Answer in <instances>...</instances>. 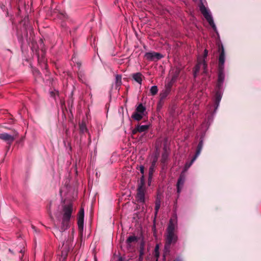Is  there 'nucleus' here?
<instances>
[{
	"label": "nucleus",
	"mask_w": 261,
	"mask_h": 261,
	"mask_svg": "<svg viewBox=\"0 0 261 261\" xmlns=\"http://www.w3.org/2000/svg\"><path fill=\"white\" fill-rule=\"evenodd\" d=\"M143 116L140 114L135 112L132 115V118L136 120L139 121L143 118Z\"/></svg>",
	"instance_id": "nucleus-21"
},
{
	"label": "nucleus",
	"mask_w": 261,
	"mask_h": 261,
	"mask_svg": "<svg viewBox=\"0 0 261 261\" xmlns=\"http://www.w3.org/2000/svg\"><path fill=\"white\" fill-rule=\"evenodd\" d=\"M137 240L138 239L137 237L135 236H129L126 241L127 249L132 251L134 249Z\"/></svg>",
	"instance_id": "nucleus-9"
},
{
	"label": "nucleus",
	"mask_w": 261,
	"mask_h": 261,
	"mask_svg": "<svg viewBox=\"0 0 261 261\" xmlns=\"http://www.w3.org/2000/svg\"><path fill=\"white\" fill-rule=\"evenodd\" d=\"M155 163V161H153L151 166L154 167Z\"/></svg>",
	"instance_id": "nucleus-36"
},
{
	"label": "nucleus",
	"mask_w": 261,
	"mask_h": 261,
	"mask_svg": "<svg viewBox=\"0 0 261 261\" xmlns=\"http://www.w3.org/2000/svg\"><path fill=\"white\" fill-rule=\"evenodd\" d=\"M143 255H144V244L142 243L141 244L140 251H139V261H143Z\"/></svg>",
	"instance_id": "nucleus-19"
},
{
	"label": "nucleus",
	"mask_w": 261,
	"mask_h": 261,
	"mask_svg": "<svg viewBox=\"0 0 261 261\" xmlns=\"http://www.w3.org/2000/svg\"><path fill=\"white\" fill-rule=\"evenodd\" d=\"M177 227V220L176 216L171 218L169 221L167 228L166 234V243L165 245V252L168 253L170 251V247L172 244H175L178 240V236L175 233V230Z\"/></svg>",
	"instance_id": "nucleus-1"
},
{
	"label": "nucleus",
	"mask_w": 261,
	"mask_h": 261,
	"mask_svg": "<svg viewBox=\"0 0 261 261\" xmlns=\"http://www.w3.org/2000/svg\"><path fill=\"white\" fill-rule=\"evenodd\" d=\"M193 1L196 2L197 0ZM200 1L201 2V0ZM199 10L207 21L208 22L209 24L212 27L215 31H216V27L214 22V20L210 11L204 6L202 2H201L200 5H199Z\"/></svg>",
	"instance_id": "nucleus-4"
},
{
	"label": "nucleus",
	"mask_w": 261,
	"mask_h": 261,
	"mask_svg": "<svg viewBox=\"0 0 261 261\" xmlns=\"http://www.w3.org/2000/svg\"><path fill=\"white\" fill-rule=\"evenodd\" d=\"M179 73V70L178 69H177L176 70V74H175V75H174L172 77V80H171L172 82H173V81H174L175 80V79H176V77L178 76V75Z\"/></svg>",
	"instance_id": "nucleus-26"
},
{
	"label": "nucleus",
	"mask_w": 261,
	"mask_h": 261,
	"mask_svg": "<svg viewBox=\"0 0 261 261\" xmlns=\"http://www.w3.org/2000/svg\"><path fill=\"white\" fill-rule=\"evenodd\" d=\"M71 241H67L65 243H63L61 249V257L63 258V260H64L66 257L68 252L72 248V245H70Z\"/></svg>",
	"instance_id": "nucleus-7"
},
{
	"label": "nucleus",
	"mask_w": 261,
	"mask_h": 261,
	"mask_svg": "<svg viewBox=\"0 0 261 261\" xmlns=\"http://www.w3.org/2000/svg\"><path fill=\"white\" fill-rule=\"evenodd\" d=\"M222 95L220 92H217L215 95V105H216V109H217L218 107L219 106L220 101L221 99Z\"/></svg>",
	"instance_id": "nucleus-17"
},
{
	"label": "nucleus",
	"mask_w": 261,
	"mask_h": 261,
	"mask_svg": "<svg viewBox=\"0 0 261 261\" xmlns=\"http://www.w3.org/2000/svg\"><path fill=\"white\" fill-rule=\"evenodd\" d=\"M148 127L149 126L147 125H139L133 130V133L135 134L136 132L140 133L145 132L148 129Z\"/></svg>",
	"instance_id": "nucleus-14"
},
{
	"label": "nucleus",
	"mask_w": 261,
	"mask_h": 261,
	"mask_svg": "<svg viewBox=\"0 0 261 261\" xmlns=\"http://www.w3.org/2000/svg\"><path fill=\"white\" fill-rule=\"evenodd\" d=\"M0 139L6 142L7 144H11L14 141L15 138L11 135L4 133L0 134Z\"/></svg>",
	"instance_id": "nucleus-11"
},
{
	"label": "nucleus",
	"mask_w": 261,
	"mask_h": 261,
	"mask_svg": "<svg viewBox=\"0 0 261 261\" xmlns=\"http://www.w3.org/2000/svg\"><path fill=\"white\" fill-rule=\"evenodd\" d=\"M154 255L156 257V261H158V258L159 256V251L154 252Z\"/></svg>",
	"instance_id": "nucleus-32"
},
{
	"label": "nucleus",
	"mask_w": 261,
	"mask_h": 261,
	"mask_svg": "<svg viewBox=\"0 0 261 261\" xmlns=\"http://www.w3.org/2000/svg\"><path fill=\"white\" fill-rule=\"evenodd\" d=\"M207 65L204 59H201L198 58L197 64L196 65L194 70V76L196 77L197 74L198 73L200 68H202L203 70V72L206 73L207 72L206 70Z\"/></svg>",
	"instance_id": "nucleus-5"
},
{
	"label": "nucleus",
	"mask_w": 261,
	"mask_h": 261,
	"mask_svg": "<svg viewBox=\"0 0 261 261\" xmlns=\"http://www.w3.org/2000/svg\"><path fill=\"white\" fill-rule=\"evenodd\" d=\"M84 208H81L78 214L77 224L79 229L80 231H83L84 227Z\"/></svg>",
	"instance_id": "nucleus-10"
},
{
	"label": "nucleus",
	"mask_w": 261,
	"mask_h": 261,
	"mask_svg": "<svg viewBox=\"0 0 261 261\" xmlns=\"http://www.w3.org/2000/svg\"><path fill=\"white\" fill-rule=\"evenodd\" d=\"M144 57L146 60L150 61H156L163 58L161 54L154 51L146 53Z\"/></svg>",
	"instance_id": "nucleus-6"
},
{
	"label": "nucleus",
	"mask_w": 261,
	"mask_h": 261,
	"mask_svg": "<svg viewBox=\"0 0 261 261\" xmlns=\"http://www.w3.org/2000/svg\"><path fill=\"white\" fill-rule=\"evenodd\" d=\"M145 188L138 186L137 189V198L139 202L144 203L145 202Z\"/></svg>",
	"instance_id": "nucleus-8"
},
{
	"label": "nucleus",
	"mask_w": 261,
	"mask_h": 261,
	"mask_svg": "<svg viewBox=\"0 0 261 261\" xmlns=\"http://www.w3.org/2000/svg\"><path fill=\"white\" fill-rule=\"evenodd\" d=\"M158 92V88L156 86H153L150 88V92L152 95H155Z\"/></svg>",
	"instance_id": "nucleus-23"
},
{
	"label": "nucleus",
	"mask_w": 261,
	"mask_h": 261,
	"mask_svg": "<svg viewBox=\"0 0 261 261\" xmlns=\"http://www.w3.org/2000/svg\"><path fill=\"white\" fill-rule=\"evenodd\" d=\"M142 74L140 72L134 73L133 75V79L139 84L142 83Z\"/></svg>",
	"instance_id": "nucleus-15"
},
{
	"label": "nucleus",
	"mask_w": 261,
	"mask_h": 261,
	"mask_svg": "<svg viewBox=\"0 0 261 261\" xmlns=\"http://www.w3.org/2000/svg\"><path fill=\"white\" fill-rule=\"evenodd\" d=\"M219 51L220 52L219 57V74H218V86L220 87L223 84L224 80V63L225 55L223 46L221 45L219 47Z\"/></svg>",
	"instance_id": "nucleus-2"
},
{
	"label": "nucleus",
	"mask_w": 261,
	"mask_h": 261,
	"mask_svg": "<svg viewBox=\"0 0 261 261\" xmlns=\"http://www.w3.org/2000/svg\"><path fill=\"white\" fill-rule=\"evenodd\" d=\"M159 246H158V245H156L155 247V249H154V252L159 251Z\"/></svg>",
	"instance_id": "nucleus-34"
},
{
	"label": "nucleus",
	"mask_w": 261,
	"mask_h": 261,
	"mask_svg": "<svg viewBox=\"0 0 261 261\" xmlns=\"http://www.w3.org/2000/svg\"><path fill=\"white\" fill-rule=\"evenodd\" d=\"M144 168L143 166H140L139 167L140 172L142 174V175H143V174H144Z\"/></svg>",
	"instance_id": "nucleus-29"
},
{
	"label": "nucleus",
	"mask_w": 261,
	"mask_h": 261,
	"mask_svg": "<svg viewBox=\"0 0 261 261\" xmlns=\"http://www.w3.org/2000/svg\"><path fill=\"white\" fill-rule=\"evenodd\" d=\"M166 86V90L165 91H163L161 93V96L162 98H164L165 97H166L170 91V88L171 86V84H168Z\"/></svg>",
	"instance_id": "nucleus-16"
},
{
	"label": "nucleus",
	"mask_w": 261,
	"mask_h": 261,
	"mask_svg": "<svg viewBox=\"0 0 261 261\" xmlns=\"http://www.w3.org/2000/svg\"><path fill=\"white\" fill-rule=\"evenodd\" d=\"M146 108L143 106L142 103H140L136 109V113L140 114L141 115L144 116Z\"/></svg>",
	"instance_id": "nucleus-13"
},
{
	"label": "nucleus",
	"mask_w": 261,
	"mask_h": 261,
	"mask_svg": "<svg viewBox=\"0 0 261 261\" xmlns=\"http://www.w3.org/2000/svg\"><path fill=\"white\" fill-rule=\"evenodd\" d=\"M80 129L83 132L86 130V127L85 125L83 123L80 124Z\"/></svg>",
	"instance_id": "nucleus-27"
},
{
	"label": "nucleus",
	"mask_w": 261,
	"mask_h": 261,
	"mask_svg": "<svg viewBox=\"0 0 261 261\" xmlns=\"http://www.w3.org/2000/svg\"><path fill=\"white\" fill-rule=\"evenodd\" d=\"M161 205V201L159 199H157L155 203V215L156 216L159 210L160 209Z\"/></svg>",
	"instance_id": "nucleus-22"
},
{
	"label": "nucleus",
	"mask_w": 261,
	"mask_h": 261,
	"mask_svg": "<svg viewBox=\"0 0 261 261\" xmlns=\"http://www.w3.org/2000/svg\"><path fill=\"white\" fill-rule=\"evenodd\" d=\"M207 54H208V51L206 49H205L204 51V57L206 58L207 56Z\"/></svg>",
	"instance_id": "nucleus-33"
},
{
	"label": "nucleus",
	"mask_w": 261,
	"mask_h": 261,
	"mask_svg": "<svg viewBox=\"0 0 261 261\" xmlns=\"http://www.w3.org/2000/svg\"><path fill=\"white\" fill-rule=\"evenodd\" d=\"M145 182H144V176L142 175L140 178V182L138 186H141L142 187H144Z\"/></svg>",
	"instance_id": "nucleus-25"
},
{
	"label": "nucleus",
	"mask_w": 261,
	"mask_h": 261,
	"mask_svg": "<svg viewBox=\"0 0 261 261\" xmlns=\"http://www.w3.org/2000/svg\"><path fill=\"white\" fill-rule=\"evenodd\" d=\"M154 167L151 166L149 169V175L150 176L152 174V172L153 171Z\"/></svg>",
	"instance_id": "nucleus-30"
},
{
	"label": "nucleus",
	"mask_w": 261,
	"mask_h": 261,
	"mask_svg": "<svg viewBox=\"0 0 261 261\" xmlns=\"http://www.w3.org/2000/svg\"><path fill=\"white\" fill-rule=\"evenodd\" d=\"M122 76L121 75L117 74L115 76V83L117 87L120 86L121 84Z\"/></svg>",
	"instance_id": "nucleus-20"
},
{
	"label": "nucleus",
	"mask_w": 261,
	"mask_h": 261,
	"mask_svg": "<svg viewBox=\"0 0 261 261\" xmlns=\"http://www.w3.org/2000/svg\"><path fill=\"white\" fill-rule=\"evenodd\" d=\"M34 75L37 77L40 75V72L38 70H34L33 71Z\"/></svg>",
	"instance_id": "nucleus-28"
},
{
	"label": "nucleus",
	"mask_w": 261,
	"mask_h": 261,
	"mask_svg": "<svg viewBox=\"0 0 261 261\" xmlns=\"http://www.w3.org/2000/svg\"><path fill=\"white\" fill-rule=\"evenodd\" d=\"M196 159V158L194 156L190 162L186 163L185 166V170L189 169Z\"/></svg>",
	"instance_id": "nucleus-24"
},
{
	"label": "nucleus",
	"mask_w": 261,
	"mask_h": 261,
	"mask_svg": "<svg viewBox=\"0 0 261 261\" xmlns=\"http://www.w3.org/2000/svg\"><path fill=\"white\" fill-rule=\"evenodd\" d=\"M73 211L72 204L69 203L63 206V215L60 230L64 231L69 227V222Z\"/></svg>",
	"instance_id": "nucleus-3"
},
{
	"label": "nucleus",
	"mask_w": 261,
	"mask_h": 261,
	"mask_svg": "<svg viewBox=\"0 0 261 261\" xmlns=\"http://www.w3.org/2000/svg\"><path fill=\"white\" fill-rule=\"evenodd\" d=\"M163 158L165 159L167 157V155L166 153H164L162 155Z\"/></svg>",
	"instance_id": "nucleus-35"
},
{
	"label": "nucleus",
	"mask_w": 261,
	"mask_h": 261,
	"mask_svg": "<svg viewBox=\"0 0 261 261\" xmlns=\"http://www.w3.org/2000/svg\"><path fill=\"white\" fill-rule=\"evenodd\" d=\"M185 181V177L184 175H180L177 182V192L179 193L181 192L182 186Z\"/></svg>",
	"instance_id": "nucleus-12"
},
{
	"label": "nucleus",
	"mask_w": 261,
	"mask_h": 261,
	"mask_svg": "<svg viewBox=\"0 0 261 261\" xmlns=\"http://www.w3.org/2000/svg\"><path fill=\"white\" fill-rule=\"evenodd\" d=\"M176 261H180V260H179V259H177V260H176Z\"/></svg>",
	"instance_id": "nucleus-37"
},
{
	"label": "nucleus",
	"mask_w": 261,
	"mask_h": 261,
	"mask_svg": "<svg viewBox=\"0 0 261 261\" xmlns=\"http://www.w3.org/2000/svg\"><path fill=\"white\" fill-rule=\"evenodd\" d=\"M15 251H17L21 253H23V250H22V249L20 248V247H19V248H18V249H16Z\"/></svg>",
	"instance_id": "nucleus-31"
},
{
	"label": "nucleus",
	"mask_w": 261,
	"mask_h": 261,
	"mask_svg": "<svg viewBox=\"0 0 261 261\" xmlns=\"http://www.w3.org/2000/svg\"><path fill=\"white\" fill-rule=\"evenodd\" d=\"M202 147H203V142L202 140H201L198 145L196 152L195 153V155L194 156V157L197 158L199 156V155L200 154V152L202 150Z\"/></svg>",
	"instance_id": "nucleus-18"
}]
</instances>
